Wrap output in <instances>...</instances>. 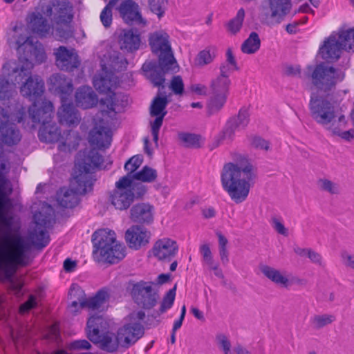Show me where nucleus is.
Here are the masks:
<instances>
[{
    "label": "nucleus",
    "mask_w": 354,
    "mask_h": 354,
    "mask_svg": "<svg viewBox=\"0 0 354 354\" xmlns=\"http://www.w3.org/2000/svg\"><path fill=\"white\" fill-rule=\"evenodd\" d=\"M153 282L140 281L133 284L131 295L133 301L145 310L155 307L159 299L158 292L152 287Z\"/></svg>",
    "instance_id": "obj_9"
},
{
    "label": "nucleus",
    "mask_w": 354,
    "mask_h": 354,
    "mask_svg": "<svg viewBox=\"0 0 354 354\" xmlns=\"http://www.w3.org/2000/svg\"><path fill=\"white\" fill-rule=\"evenodd\" d=\"M131 192L133 194V200L140 199L144 196L147 192L146 187L140 183L131 184Z\"/></svg>",
    "instance_id": "obj_63"
},
{
    "label": "nucleus",
    "mask_w": 354,
    "mask_h": 354,
    "mask_svg": "<svg viewBox=\"0 0 354 354\" xmlns=\"http://www.w3.org/2000/svg\"><path fill=\"white\" fill-rule=\"evenodd\" d=\"M113 6L107 3V5L102 10L100 19V21L106 28H109L113 21Z\"/></svg>",
    "instance_id": "obj_60"
},
{
    "label": "nucleus",
    "mask_w": 354,
    "mask_h": 354,
    "mask_svg": "<svg viewBox=\"0 0 354 354\" xmlns=\"http://www.w3.org/2000/svg\"><path fill=\"white\" fill-rule=\"evenodd\" d=\"M103 158L95 151H91L87 156L85 153H78L75 165L81 172L73 178L71 184L73 189L79 194H85L92 189V182L89 173L101 166Z\"/></svg>",
    "instance_id": "obj_4"
},
{
    "label": "nucleus",
    "mask_w": 354,
    "mask_h": 354,
    "mask_svg": "<svg viewBox=\"0 0 354 354\" xmlns=\"http://www.w3.org/2000/svg\"><path fill=\"white\" fill-rule=\"evenodd\" d=\"M44 13L53 16L56 25L70 24L73 18V5L68 0H52Z\"/></svg>",
    "instance_id": "obj_13"
},
{
    "label": "nucleus",
    "mask_w": 354,
    "mask_h": 354,
    "mask_svg": "<svg viewBox=\"0 0 354 354\" xmlns=\"http://www.w3.org/2000/svg\"><path fill=\"white\" fill-rule=\"evenodd\" d=\"M208 140L212 141L209 146L211 149L216 148L221 145L230 144L234 140L233 134H212L210 135Z\"/></svg>",
    "instance_id": "obj_53"
},
{
    "label": "nucleus",
    "mask_w": 354,
    "mask_h": 354,
    "mask_svg": "<svg viewBox=\"0 0 354 354\" xmlns=\"http://www.w3.org/2000/svg\"><path fill=\"white\" fill-rule=\"evenodd\" d=\"M28 26L32 32L40 37H46L52 32L47 19L39 12H33L30 15Z\"/></svg>",
    "instance_id": "obj_31"
},
{
    "label": "nucleus",
    "mask_w": 354,
    "mask_h": 354,
    "mask_svg": "<svg viewBox=\"0 0 354 354\" xmlns=\"http://www.w3.org/2000/svg\"><path fill=\"white\" fill-rule=\"evenodd\" d=\"M44 92V82L37 75L30 77L20 86L21 95L31 102H35L42 98Z\"/></svg>",
    "instance_id": "obj_21"
},
{
    "label": "nucleus",
    "mask_w": 354,
    "mask_h": 354,
    "mask_svg": "<svg viewBox=\"0 0 354 354\" xmlns=\"http://www.w3.org/2000/svg\"><path fill=\"white\" fill-rule=\"evenodd\" d=\"M101 103L106 106L110 112H122L128 105V96L121 92H111L101 99Z\"/></svg>",
    "instance_id": "obj_29"
},
{
    "label": "nucleus",
    "mask_w": 354,
    "mask_h": 354,
    "mask_svg": "<svg viewBox=\"0 0 354 354\" xmlns=\"http://www.w3.org/2000/svg\"><path fill=\"white\" fill-rule=\"evenodd\" d=\"M309 106L312 117L319 123H328L335 117L333 106L322 97L312 95Z\"/></svg>",
    "instance_id": "obj_15"
},
{
    "label": "nucleus",
    "mask_w": 354,
    "mask_h": 354,
    "mask_svg": "<svg viewBox=\"0 0 354 354\" xmlns=\"http://www.w3.org/2000/svg\"><path fill=\"white\" fill-rule=\"evenodd\" d=\"M6 65H7V75L10 81L15 83V85L16 84H22L24 82H27L30 77H34L32 75L34 64L27 58L20 57L14 66H11L10 64Z\"/></svg>",
    "instance_id": "obj_18"
},
{
    "label": "nucleus",
    "mask_w": 354,
    "mask_h": 354,
    "mask_svg": "<svg viewBox=\"0 0 354 354\" xmlns=\"http://www.w3.org/2000/svg\"><path fill=\"white\" fill-rule=\"evenodd\" d=\"M39 140L46 143H57L58 149L71 151L76 149L80 140L78 134H38Z\"/></svg>",
    "instance_id": "obj_19"
},
{
    "label": "nucleus",
    "mask_w": 354,
    "mask_h": 354,
    "mask_svg": "<svg viewBox=\"0 0 354 354\" xmlns=\"http://www.w3.org/2000/svg\"><path fill=\"white\" fill-rule=\"evenodd\" d=\"M171 94L167 96L165 91L158 89V93L153 98L150 106V113L151 115H161L162 113H165V115L167 114L165 108L169 102L168 97Z\"/></svg>",
    "instance_id": "obj_39"
},
{
    "label": "nucleus",
    "mask_w": 354,
    "mask_h": 354,
    "mask_svg": "<svg viewBox=\"0 0 354 354\" xmlns=\"http://www.w3.org/2000/svg\"><path fill=\"white\" fill-rule=\"evenodd\" d=\"M145 317L142 310L133 312L130 315L131 323L125 324L118 330L120 346L129 348L135 344L144 334V328L140 322Z\"/></svg>",
    "instance_id": "obj_7"
},
{
    "label": "nucleus",
    "mask_w": 354,
    "mask_h": 354,
    "mask_svg": "<svg viewBox=\"0 0 354 354\" xmlns=\"http://www.w3.org/2000/svg\"><path fill=\"white\" fill-rule=\"evenodd\" d=\"M218 239L219 255L222 263L225 266L229 262L228 251L227 249V239L220 232H216Z\"/></svg>",
    "instance_id": "obj_55"
},
{
    "label": "nucleus",
    "mask_w": 354,
    "mask_h": 354,
    "mask_svg": "<svg viewBox=\"0 0 354 354\" xmlns=\"http://www.w3.org/2000/svg\"><path fill=\"white\" fill-rule=\"evenodd\" d=\"M336 35L343 50L354 52V28L340 30Z\"/></svg>",
    "instance_id": "obj_44"
},
{
    "label": "nucleus",
    "mask_w": 354,
    "mask_h": 354,
    "mask_svg": "<svg viewBox=\"0 0 354 354\" xmlns=\"http://www.w3.org/2000/svg\"><path fill=\"white\" fill-rule=\"evenodd\" d=\"M7 65L3 67V73L0 75V99L8 100L17 95L16 86L13 82H10L7 75Z\"/></svg>",
    "instance_id": "obj_37"
},
{
    "label": "nucleus",
    "mask_w": 354,
    "mask_h": 354,
    "mask_svg": "<svg viewBox=\"0 0 354 354\" xmlns=\"http://www.w3.org/2000/svg\"><path fill=\"white\" fill-rule=\"evenodd\" d=\"M312 70L310 78L312 84L319 90L325 92L334 88L336 84L342 82L344 78V73L330 66L326 62H321L314 68L310 66Z\"/></svg>",
    "instance_id": "obj_5"
},
{
    "label": "nucleus",
    "mask_w": 354,
    "mask_h": 354,
    "mask_svg": "<svg viewBox=\"0 0 354 354\" xmlns=\"http://www.w3.org/2000/svg\"><path fill=\"white\" fill-rule=\"evenodd\" d=\"M35 244L41 248L45 247L49 242V236L45 229L35 230L32 234Z\"/></svg>",
    "instance_id": "obj_59"
},
{
    "label": "nucleus",
    "mask_w": 354,
    "mask_h": 354,
    "mask_svg": "<svg viewBox=\"0 0 354 354\" xmlns=\"http://www.w3.org/2000/svg\"><path fill=\"white\" fill-rule=\"evenodd\" d=\"M178 251L177 243L168 238L157 241L153 247V255L159 260L169 261Z\"/></svg>",
    "instance_id": "obj_23"
},
{
    "label": "nucleus",
    "mask_w": 354,
    "mask_h": 354,
    "mask_svg": "<svg viewBox=\"0 0 354 354\" xmlns=\"http://www.w3.org/2000/svg\"><path fill=\"white\" fill-rule=\"evenodd\" d=\"M0 133H16L15 124L12 122L8 111L0 106Z\"/></svg>",
    "instance_id": "obj_46"
},
{
    "label": "nucleus",
    "mask_w": 354,
    "mask_h": 354,
    "mask_svg": "<svg viewBox=\"0 0 354 354\" xmlns=\"http://www.w3.org/2000/svg\"><path fill=\"white\" fill-rule=\"evenodd\" d=\"M176 288L175 286L173 288L170 289L164 296L158 310L154 313L155 317L160 316V315L165 313L168 309L171 308L175 299Z\"/></svg>",
    "instance_id": "obj_49"
},
{
    "label": "nucleus",
    "mask_w": 354,
    "mask_h": 354,
    "mask_svg": "<svg viewBox=\"0 0 354 354\" xmlns=\"http://www.w3.org/2000/svg\"><path fill=\"white\" fill-rule=\"evenodd\" d=\"M99 341H91L93 343H99L102 349L113 353L116 351L120 346V341L118 338V334L115 335L113 333H105L99 335Z\"/></svg>",
    "instance_id": "obj_38"
},
{
    "label": "nucleus",
    "mask_w": 354,
    "mask_h": 354,
    "mask_svg": "<svg viewBox=\"0 0 354 354\" xmlns=\"http://www.w3.org/2000/svg\"><path fill=\"white\" fill-rule=\"evenodd\" d=\"M119 84L118 77L111 71H108L106 64H102V70L96 74L93 80L95 88L101 93H110Z\"/></svg>",
    "instance_id": "obj_20"
},
{
    "label": "nucleus",
    "mask_w": 354,
    "mask_h": 354,
    "mask_svg": "<svg viewBox=\"0 0 354 354\" xmlns=\"http://www.w3.org/2000/svg\"><path fill=\"white\" fill-rule=\"evenodd\" d=\"M128 65L127 60L124 57H114L111 60V63L109 64L108 71L114 72H120L124 71Z\"/></svg>",
    "instance_id": "obj_57"
},
{
    "label": "nucleus",
    "mask_w": 354,
    "mask_h": 354,
    "mask_svg": "<svg viewBox=\"0 0 354 354\" xmlns=\"http://www.w3.org/2000/svg\"><path fill=\"white\" fill-rule=\"evenodd\" d=\"M118 42L121 50L133 52L140 47V37L137 30H123L119 36Z\"/></svg>",
    "instance_id": "obj_32"
},
{
    "label": "nucleus",
    "mask_w": 354,
    "mask_h": 354,
    "mask_svg": "<svg viewBox=\"0 0 354 354\" xmlns=\"http://www.w3.org/2000/svg\"><path fill=\"white\" fill-rule=\"evenodd\" d=\"M109 298V290L104 288L98 290L94 297L86 299L85 304L91 310H98L107 302Z\"/></svg>",
    "instance_id": "obj_41"
},
{
    "label": "nucleus",
    "mask_w": 354,
    "mask_h": 354,
    "mask_svg": "<svg viewBox=\"0 0 354 354\" xmlns=\"http://www.w3.org/2000/svg\"><path fill=\"white\" fill-rule=\"evenodd\" d=\"M19 52H23L24 57L34 59L36 63L41 64L46 59V54L43 45L32 37H28L24 42L16 40Z\"/></svg>",
    "instance_id": "obj_16"
},
{
    "label": "nucleus",
    "mask_w": 354,
    "mask_h": 354,
    "mask_svg": "<svg viewBox=\"0 0 354 354\" xmlns=\"http://www.w3.org/2000/svg\"><path fill=\"white\" fill-rule=\"evenodd\" d=\"M149 44L152 52L158 55L160 65L165 66L167 61L171 67L176 66V60L174 56L169 41V35L165 32H155L149 37Z\"/></svg>",
    "instance_id": "obj_10"
},
{
    "label": "nucleus",
    "mask_w": 354,
    "mask_h": 354,
    "mask_svg": "<svg viewBox=\"0 0 354 354\" xmlns=\"http://www.w3.org/2000/svg\"><path fill=\"white\" fill-rule=\"evenodd\" d=\"M118 10L120 16L127 24H145L141 16L138 5L132 0L122 1L118 8Z\"/></svg>",
    "instance_id": "obj_25"
},
{
    "label": "nucleus",
    "mask_w": 354,
    "mask_h": 354,
    "mask_svg": "<svg viewBox=\"0 0 354 354\" xmlns=\"http://www.w3.org/2000/svg\"><path fill=\"white\" fill-rule=\"evenodd\" d=\"M93 257L97 262L118 263L126 256V247L116 239L114 231L100 229L92 235Z\"/></svg>",
    "instance_id": "obj_3"
},
{
    "label": "nucleus",
    "mask_w": 354,
    "mask_h": 354,
    "mask_svg": "<svg viewBox=\"0 0 354 354\" xmlns=\"http://www.w3.org/2000/svg\"><path fill=\"white\" fill-rule=\"evenodd\" d=\"M51 88L61 95V99L66 100V95H70L73 91V84L71 81L66 77L64 75L54 74L50 79Z\"/></svg>",
    "instance_id": "obj_33"
},
{
    "label": "nucleus",
    "mask_w": 354,
    "mask_h": 354,
    "mask_svg": "<svg viewBox=\"0 0 354 354\" xmlns=\"http://www.w3.org/2000/svg\"><path fill=\"white\" fill-rule=\"evenodd\" d=\"M154 207L148 203L134 205L130 209V218L135 223L149 224L153 220Z\"/></svg>",
    "instance_id": "obj_27"
},
{
    "label": "nucleus",
    "mask_w": 354,
    "mask_h": 354,
    "mask_svg": "<svg viewBox=\"0 0 354 354\" xmlns=\"http://www.w3.org/2000/svg\"><path fill=\"white\" fill-rule=\"evenodd\" d=\"M69 24L57 25L55 35L59 39H66L73 35Z\"/></svg>",
    "instance_id": "obj_62"
},
{
    "label": "nucleus",
    "mask_w": 354,
    "mask_h": 354,
    "mask_svg": "<svg viewBox=\"0 0 354 354\" xmlns=\"http://www.w3.org/2000/svg\"><path fill=\"white\" fill-rule=\"evenodd\" d=\"M335 319V316L332 314H318L310 318V324L313 329L317 330L331 324Z\"/></svg>",
    "instance_id": "obj_45"
},
{
    "label": "nucleus",
    "mask_w": 354,
    "mask_h": 354,
    "mask_svg": "<svg viewBox=\"0 0 354 354\" xmlns=\"http://www.w3.org/2000/svg\"><path fill=\"white\" fill-rule=\"evenodd\" d=\"M244 18L245 10L241 8L238 10L236 16L226 24L227 30L232 35L238 33L242 28Z\"/></svg>",
    "instance_id": "obj_47"
},
{
    "label": "nucleus",
    "mask_w": 354,
    "mask_h": 354,
    "mask_svg": "<svg viewBox=\"0 0 354 354\" xmlns=\"http://www.w3.org/2000/svg\"><path fill=\"white\" fill-rule=\"evenodd\" d=\"M260 270L266 278L277 286L285 288L290 286L291 282L285 272L267 265L261 266Z\"/></svg>",
    "instance_id": "obj_34"
},
{
    "label": "nucleus",
    "mask_w": 354,
    "mask_h": 354,
    "mask_svg": "<svg viewBox=\"0 0 354 354\" xmlns=\"http://www.w3.org/2000/svg\"><path fill=\"white\" fill-rule=\"evenodd\" d=\"M53 104L44 99L32 102L28 109L29 116L35 124L39 125V133H57L59 129L52 121Z\"/></svg>",
    "instance_id": "obj_6"
},
{
    "label": "nucleus",
    "mask_w": 354,
    "mask_h": 354,
    "mask_svg": "<svg viewBox=\"0 0 354 354\" xmlns=\"http://www.w3.org/2000/svg\"><path fill=\"white\" fill-rule=\"evenodd\" d=\"M178 140L185 147L198 148L205 143L207 138L201 134H178Z\"/></svg>",
    "instance_id": "obj_42"
},
{
    "label": "nucleus",
    "mask_w": 354,
    "mask_h": 354,
    "mask_svg": "<svg viewBox=\"0 0 354 354\" xmlns=\"http://www.w3.org/2000/svg\"><path fill=\"white\" fill-rule=\"evenodd\" d=\"M143 161L142 157L139 155L132 156L124 164V169L128 172L127 175L130 179L132 178V175L136 173L135 171L140 167Z\"/></svg>",
    "instance_id": "obj_54"
},
{
    "label": "nucleus",
    "mask_w": 354,
    "mask_h": 354,
    "mask_svg": "<svg viewBox=\"0 0 354 354\" xmlns=\"http://www.w3.org/2000/svg\"><path fill=\"white\" fill-rule=\"evenodd\" d=\"M55 65L62 71L71 72L80 65L79 56L74 49L61 46L54 49Z\"/></svg>",
    "instance_id": "obj_17"
},
{
    "label": "nucleus",
    "mask_w": 354,
    "mask_h": 354,
    "mask_svg": "<svg viewBox=\"0 0 354 354\" xmlns=\"http://www.w3.org/2000/svg\"><path fill=\"white\" fill-rule=\"evenodd\" d=\"M249 109L243 106L237 113L230 117L223 127L224 133H234L243 131L250 121Z\"/></svg>",
    "instance_id": "obj_22"
},
{
    "label": "nucleus",
    "mask_w": 354,
    "mask_h": 354,
    "mask_svg": "<svg viewBox=\"0 0 354 354\" xmlns=\"http://www.w3.org/2000/svg\"><path fill=\"white\" fill-rule=\"evenodd\" d=\"M62 104L57 115L59 122L68 127L77 126L80 122V117L72 102H66L62 97Z\"/></svg>",
    "instance_id": "obj_28"
},
{
    "label": "nucleus",
    "mask_w": 354,
    "mask_h": 354,
    "mask_svg": "<svg viewBox=\"0 0 354 354\" xmlns=\"http://www.w3.org/2000/svg\"><path fill=\"white\" fill-rule=\"evenodd\" d=\"M232 159L223 165L221 181L223 189L238 204L246 200L257 176L256 169L244 154L232 153Z\"/></svg>",
    "instance_id": "obj_1"
},
{
    "label": "nucleus",
    "mask_w": 354,
    "mask_h": 354,
    "mask_svg": "<svg viewBox=\"0 0 354 354\" xmlns=\"http://www.w3.org/2000/svg\"><path fill=\"white\" fill-rule=\"evenodd\" d=\"M156 178V170L148 166H145L140 171L136 172L132 175L133 179L145 183H152L155 181Z\"/></svg>",
    "instance_id": "obj_48"
},
{
    "label": "nucleus",
    "mask_w": 354,
    "mask_h": 354,
    "mask_svg": "<svg viewBox=\"0 0 354 354\" xmlns=\"http://www.w3.org/2000/svg\"><path fill=\"white\" fill-rule=\"evenodd\" d=\"M108 328V323L101 315H92L86 324L87 337L91 341H99V335Z\"/></svg>",
    "instance_id": "obj_30"
},
{
    "label": "nucleus",
    "mask_w": 354,
    "mask_h": 354,
    "mask_svg": "<svg viewBox=\"0 0 354 354\" xmlns=\"http://www.w3.org/2000/svg\"><path fill=\"white\" fill-rule=\"evenodd\" d=\"M158 134H147L143 138L144 151L149 156H151L155 149L158 147Z\"/></svg>",
    "instance_id": "obj_52"
},
{
    "label": "nucleus",
    "mask_w": 354,
    "mask_h": 354,
    "mask_svg": "<svg viewBox=\"0 0 354 354\" xmlns=\"http://www.w3.org/2000/svg\"><path fill=\"white\" fill-rule=\"evenodd\" d=\"M261 46V39L256 32H252L241 44V51L248 55L254 54Z\"/></svg>",
    "instance_id": "obj_43"
},
{
    "label": "nucleus",
    "mask_w": 354,
    "mask_h": 354,
    "mask_svg": "<svg viewBox=\"0 0 354 354\" xmlns=\"http://www.w3.org/2000/svg\"><path fill=\"white\" fill-rule=\"evenodd\" d=\"M230 84V77L218 75L212 80L209 88L212 95L208 105L211 111H217L223 106L227 100Z\"/></svg>",
    "instance_id": "obj_11"
},
{
    "label": "nucleus",
    "mask_w": 354,
    "mask_h": 354,
    "mask_svg": "<svg viewBox=\"0 0 354 354\" xmlns=\"http://www.w3.org/2000/svg\"><path fill=\"white\" fill-rule=\"evenodd\" d=\"M169 88L177 95H181L184 92V84L180 75L174 76L169 84Z\"/></svg>",
    "instance_id": "obj_61"
},
{
    "label": "nucleus",
    "mask_w": 354,
    "mask_h": 354,
    "mask_svg": "<svg viewBox=\"0 0 354 354\" xmlns=\"http://www.w3.org/2000/svg\"><path fill=\"white\" fill-rule=\"evenodd\" d=\"M317 185L321 191L328 192L330 194H338L339 193L338 184L328 178H323L318 179Z\"/></svg>",
    "instance_id": "obj_51"
},
{
    "label": "nucleus",
    "mask_w": 354,
    "mask_h": 354,
    "mask_svg": "<svg viewBox=\"0 0 354 354\" xmlns=\"http://www.w3.org/2000/svg\"><path fill=\"white\" fill-rule=\"evenodd\" d=\"M165 66L160 65L158 60V64L151 62H145L142 66V69L148 73L147 77L153 86L158 87L161 91H164L165 88V75L168 73H176L179 68L177 62L176 67H171L167 61L165 62Z\"/></svg>",
    "instance_id": "obj_12"
},
{
    "label": "nucleus",
    "mask_w": 354,
    "mask_h": 354,
    "mask_svg": "<svg viewBox=\"0 0 354 354\" xmlns=\"http://www.w3.org/2000/svg\"><path fill=\"white\" fill-rule=\"evenodd\" d=\"M216 340L225 354H234L230 349L231 343L225 335L220 334L216 335Z\"/></svg>",
    "instance_id": "obj_64"
},
{
    "label": "nucleus",
    "mask_w": 354,
    "mask_h": 354,
    "mask_svg": "<svg viewBox=\"0 0 354 354\" xmlns=\"http://www.w3.org/2000/svg\"><path fill=\"white\" fill-rule=\"evenodd\" d=\"M214 57V54L212 53L209 49L205 48L197 54L194 59V65L198 68L204 67L211 64Z\"/></svg>",
    "instance_id": "obj_50"
},
{
    "label": "nucleus",
    "mask_w": 354,
    "mask_h": 354,
    "mask_svg": "<svg viewBox=\"0 0 354 354\" xmlns=\"http://www.w3.org/2000/svg\"><path fill=\"white\" fill-rule=\"evenodd\" d=\"M266 5L262 9L270 24H278L290 12L291 0H266Z\"/></svg>",
    "instance_id": "obj_14"
},
{
    "label": "nucleus",
    "mask_w": 354,
    "mask_h": 354,
    "mask_svg": "<svg viewBox=\"0 0 354 354\" xmlns=\"http://www.w3.org/2000/svg\"><path fill=\"white\" fill-rule=\"evenodd\" d=\"M75 102L77 106L83 109H89L97 104V97L91 87L83 86L75 93Z\"/></svg>",
    "instance_id": "obj_35"
},
{
    "label": "nucleus",
    "mask_w": 354,
    "mask_h": 354,
    "mask_svg": "<svg viewBox=\"0 0 354 354\" xmlns=\"http://www.w3.org/2000/svg\"><path fill=\"white\" fill-rule=\"evenodd\" d=\"M150 232L141 226L133 225L125 233V239L130 248L138 250L149 243Z\"/></svg>",
    "instance_id": "obj_24"
},
{
    "label": "nucleus",
    "mask_w": 354,
    "mask_h": 354,
    "mask_svg": "<svg viewBox=\"0 0 354 354\" xmlns=\"http://www.w3.org/2000/svg\"><path fill=\"white\" fill-rule=\"evenodd\" d=\"M88 140L93 149L88 151H80L79 153H85L86 156H87L91 151L94 150L98 153L95 149L96 148L102 149L109 147L112 141V134H88Z\"/></svg>",
    "instance_id": "obj_40"
},
{
    "label": "nucleus",
    "mask_w": 354,
    "mask_h": 354,
    "mask_svg": "<svg viewBox=\"0 0 354 354\" xmlns=\"http://www.w3.org/2000/svg\"><path fill=\"white\" fill-rule=\"evenodd\" d=\"M8 202L5 194L0 187V223L4 225H8L9 221L4 210ZM5 245L0 244V268L4 272L7 279L12 278L17 265L26 266L24 260L26 244L19 236L10 238L9 236L4 237Z\"/></svg>",
    "instance_id": "obj_2"
},
{
    "label": "nucleus",
    "mask_w": 354,
    "mask_h": 354,
    "mask_svg": "<svg viewBox=\"0 0 354 354\" xmlns=\"http://www.w3.org/2000/svg\"><path fill=\"white\" fill-rule=\"evenodd\" d=\"M57 201L63 207L73 208L78 204L79 197L75 190L62 187L57 193Z\"/></svg>",
    "instance_id": "obj_36"
},
{
    "label": "nucleus",
    "mask_w": 354,
    "mask_h": 354,
    "mask_svg": "<svg viewBox=\"0 0 354 354\" xmlns=\"http://www.w3.org/2000/svg\"><path fill=\"white\" fill-rule=\"evenodd\" d=\"M131 179L127 176H122L115 183V188L109 192L108 202L115 209H128L134 202L131 192Z\"/></svg>",
    "instance_id": "obj_8"
},
{
    "label": "nucleus",
    "mask_w": 354,
    "mask_h": 354,
    "mask_svg": "<svg viewBox=\"0 0 354 354\" xmlns=\"http://www.w3.org/2000/svg\"><path fill=\"white\" fill-rule=\"evenodd\" d=\"M68 298L71 301H80L82 304H85L86 301L84 290L77 284H72L68 292Z\"/></svg>",
    "instance_id": "obj_56"
},
{
    "label": "nucleus",
    "mask_w": 354,
    "mask_h": 354,
    "mask_svg": "<svg viewBox=\"0 0 354 354\" xmlns=\"http://www.w3.org/2000/svg\"><path fill=\"white\" fill-rule=\"evenodd\" d=\"M149 5L151 12L160 18L166 10L167 0H149Z\"/></svg>",
    "instance_id": "obj_58"
},
{
    "label": "nucleus",
    "mask_w": 354,
    "mask_h": 354,
    "mask_svg": "<svg viewBox=\"0 0 354 354\" xmlns=\"http://www.w3.org/2000/svg\"><path fill=\"white\" fill-rule=\"evenodd\" d=\"M343 50L337 35L332 34L328 38L324 40L319 50L322 58L329 61H336L341 55Z\"/></svg>",
    "instance_id": "obj_26"
}]
</instances>
